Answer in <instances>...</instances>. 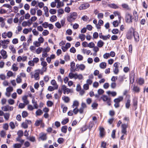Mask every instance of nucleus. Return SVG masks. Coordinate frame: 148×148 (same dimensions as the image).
Returning <instances> with one entry per match:
<instances>
[{"label": "nucleus", "instance_id": "55", "mask_svg": "<svg viewBox=\"0 0 148 148\" xmlns=\"http://www.w3.org/2000/svg\"><path fill=\"white\" fill-rule=\"evenodd\" d=\"M50 13L52 14H55L56 12V10L54 9H51L49 10Z\"/></svg>", "mask_w": 148, "mask_h": 148}, {"label": "nucleus", "instance_id": "60", "mask_svg": "<svg viewBox=\"0 0 148 148\" xmlns=\"http://www.w3.org/2000/svg\"><path fill=\"white\" fill-rule=\"evenodd\" d=\"M71 46V44L69 42H67L65 44V51L67 50V49H69V48Z\"/></svg>", "mask_w": 148, "mask_h": 148}, {"label": "nucleus", "instance_id": "46", "mask_svg": "<svg viewBox=\"0 0 148 148\" xmlns=\"http://www.w3.org/2000/svg\"><path fill=\"white\" fill-rule=\"evenodd\" d=\"M77 59L78 60L81 61V60H82L83 59V56L82 55H81L80 54H78L77 55Z\"/></svg>", "mask_w": 148, "mask_h": 148}, {"label": "nucleus", "instance_id": "40", "mask_svg": "<svg viewBox=\"0 0 148 148\" xmlns=\"http://www.w3.org/2000/svg\"><path fill=\"white\" fill-rule=\"evenodd\" d=\"M21 147V144L20 143H16L14 145V148H20Z\"/></svg>", "mask_w": 148, "mask_h": 148}, {"label": "nucleus", "instance_id": "37", "mask_svg": "<svg viewBox=\"0 0 148 148\" xmlns=\"http://www.w3.org/2000/svg\"><path fill=\"white\" fill-rule=\"evenodd\" d=\"M53 104V103L51 101H48L47 103V106L49 107H51Z\"/></svg>", "mask_w": 148, "mask_h": 148}, {"label": "nucleus", "instance_id": "2", "mask_svg": "<svg viewBox=\"0 0 148 148\" xmlns=\"http://www.w3.org/2000/svg\"><path fill=\"white\" fill-rule=\"evenodd\" d=\"M135 31L133 27H131L130 28L126 33V38L129 40L132 39L133 37L134 32H135Z\"/></svg>", "mask_w": 148, "mask_h": 148}, {"label": "nucleus", "instance_id": "32", "mask_svg": "<svg viewBox=\"0 0 148 148\" xmlns=\"http://www.w3.org/2000/svg\"><path fill=\"white\" fill-rule=\"evenodd\" d=\"M22 117L24 118L28 116V113L26 111H23L22 113Z\"/></svg>", "mask_w": 148, "mask_h": 148}, {"label": "nucleus", "instance_id": "17", "mask_svg": "<svg viewBox=\"0 0 148 148\" xmlns=\"http://www.w3.org/2000/svg\"><path fill=\"white\" fill-rule=\"evenodd\" d=\"M125 75L123 76H119V77L118 81L119 84H121L124 80V77Z\"/></svg>", "mask_w": 148, "mask_h": 148}, {"label": "nucleus", "instance_id": "33", "mask_svg": "<svg viewBox=\"0 0 148 148\" xmlns=\"http://www.w3.org/2000/svg\"><path fill=\"white\" fill-rule=\"evenodd\" d=\"M144 83V80L143 78H140L138 81V84L140 85H142Z\"/></svg>", "mask_w": 148, "mask_h": 148}, {"label": "nucleus", "instance_id": "48", "mask_svg": "<svg viewBox=\"0 0 148 148\" xmlns=\"http://www.w3.org/2000/svg\"><path fill=\"white\" fill-rule=\"evenodd\" d=\"M119 29H113L112 31V32L114 34H117L119 33Z\"/></svg>", "mask_w": 148, "mask_h": 148}, {"label": "nucleus", "instance_id": "57", "mask_svg": "<svg viewBox=\"0 0 148 148\" xmlns=\"http://www.w3.org/2000/svg\"><path fill=\"white\" fill-rule=\"evenodd\" d=\"M104 92V91L101 88L99 89L98 90V93L99 95L103 94Z\"/></svg>", "mask_w": 148, "mask_h": 148}, {"label": "nucleus", "instance_id": "15", "mask_svg": "<svg viewBox=\"0 0 148 148\" xmlns=\"http://www.w3.org/2000/svg\"><path fill=\"white\" fill-rule=\"evenodd\" d=\"M51 84L54 86L55 88V89H57L58 88V86L57 85L56 82L55 80H52L51 81Z\"/></svg>", "mask_w": 148, "mask_h": 148}, {"label": "nucleus", "instance_id": "61", "mask_svg": "<svg viewBox=\"0 0 148 148\" xmlns=\"http://www.w3.org/2000/svg\"><path fill=\"white\" fill-rule=\"evenodd\" d=\"M9 125L12 129H14L15 128V125L13 122H11L9 123Z\"/></svg>", "mask_w": 148, "mask_h": 148}, {"label": "nucleus", "instance_id": "14", "mask_svg": "<svg viewBox=\"0 0 148 148\" xmlns=\"http://www.w3.org/2000/svg\"><path fill=\"white\" fill-rule=\"evenodd\" d=\"M94 125V122L93 121H90L89 124V125L87 126L89 130L90 131L93 126Z\"/></svg>", "mask_w": 148, "mask_h": 148}, {"label": "nucleus", "instance_id": "54", "mask_svg": "<svg viewBox=\"0 0 148 148\" xmlns=\"http://www.w3.org/2000/svg\"><path fill=\"white\" fill-rule=\"evenodd\" d=\"M73 106H75L77 108L79 105V102L77 100L74 101L73 103Z\"/></svg>", "mask_w": 148, "mask_h": 148}, {"label": "nucleus", "instance_id": "22", "mask_svg": "<svg viewBox=\"0 0 148 148\" xmlns=\"http://www.w3.org/2000/svg\"><path fill=\"white\" fill-rule=\"evenodd\" d=\"M57 20V17L55 15H53L51 17L50 19V21L52 22H53L56 21Z\"/></svg>", "mask_w": 148, "mask_h": 148}, {"label": "nucleus", "instance_id": "26", "mask_svg": "<svg viewBox=\"0 0 148 148\" xmlns=\"http://www.w3.org/2000/svg\"><path fill=\"white\" fill-rule=\"evenodd\" d=\"M62 89L58 90V92L59 94H61L63 91L64 94H65V85H63L62 87Z\"/></svg>", "mask_w": 148, "mask_h": 148}, {"label": "nucleus", "instance_id": "51", "mask_svg": "<svg viewBox=\"0 0 148 148\" xmlns=\"http://www.w3.org/2000/svg\"><path fill=\"white\" fill-rule=\"evenodd\" d=\"M113 26L114 27H117L119 25V23L117 20L113 22Z\"/></svg>", "mask_w": 148, "mask_h": 148}, {"label": "nucleus", "instance_id": "4", "mask_svg": "<svg viewBox=\"0 0 148 148\" xmlns=\"http://www.w3.org/2000/svg\"><path fill=\"white\" fill-rule=\"evenodd\" d=\"M134 41L135 42L137 43L140 40V36L138 33L136 31L134 32V34L133 35Z\"/></svg>", "mask_w": 148, "mask_h": 148}, {"label": "nucleus", "instance_id": "8", "mask_svg": "<svg viewBox=\"0 0 148 148\" xmlns=\"http://www.w3.org/2000/svg\"><path fill=\"white\" fill-rule=\"evenodd\" d=\"M75 63L74 61H72L71 63L70 71L71 72H74L76 70V69H75Z\"/></svg>", "mask_w": 148, "mask_h": 148}, {"label": "nucleus", "instance_id": "29", "mask_svg": "<svg viewBox=\"0 0 148 148\" xmlns=\"http://www.w3.org/2000/svg\"><path fill=\"white\" fill-rule=\"evenodd\" d=\"M43 113L42 110L40 109H38L36 112V114L37 116H40Z\"/></svg>", "mask_w": 148, "mask_h": 148}, {"label": "nucleus", "instance_id": "50", "mask_svg": "<svg viewBox=\"0 0 148 148\" xmlns=\"http://www.w3.org/2000/svg\"><path fill=\"white\" fill-rule=\"evenodd\" d=\"M93 38H94L96 39L98 37L99 34L97 32H95L93 35Z\"/></svg>", "mask_w": 148, "mask_h": 148}, {"label": "nucleus", "instance_id": "21", "mask_svg": "<svg viewBox=\"0 0 148 148\" xmlns=\"http://www.w3.org/2000/svg\"><path fill=\"white\" fill-rule=\"evenodd\" d=\"M122 7L128 10H130V8L129 7L128 5L126 3H123L121 5Z\"/></svg>", "mask_w": 148, "mask_h": 148}, {"label": "nucleus", "instance_id": "18", "mask_svg": "<svg viewBox=\"0 0 148 148\" xmlns=\"http://www.w3.org/2000/svg\"><path fill=\"white\" fill-rule=\"evenodd\" d=\"M133 90L136 92H139L140 90L139 87L136 86L135 85H134L133 86Z\"/></svg>", "mask_w": 148, "mask_h": 148}, {"label": "nucleus", "instance_id": "12", "mask_svg": "<svg viewBox=\"0 0 148 148\" xmlns=\"http://www.w3.org/2000/svg\"><path fill=\"white\" fill-rule=\"evenodd\" d=\"M108 6L111 8L114 9H117L119 8V7L114 3L109 4Z\"/></svg>", "mask_w": 148, "mask_h": 148}, {"label": "nucleus", "instance_id": "7", "mask_svg": "<svg viewBox=\"0 0 148 148\" xmlns=\"http://www.w3.org/2000/svg\"><path fill=\"white\" fill-rule=\"evenodd\" d=\"M132 75H130V83L131 84H133L134 81L135 74L134 73V71H132Z\"/></svg>", "mask_w": 148, "mask_h": 148}, {"label": "nucleus", "instance_id": "3", "mask_svg": "<svg viewBox=\"0 0 148 148\" xmlns=\"http://www.w3.org/2000/svg\"><path fill=\"white\" fill-rule=\"evenodd\" d=\"M125 18L126 22L128 23L132 22V20L134 18H132V15L128 13L126 14Z\"/></svg>", "mask_w": 148, "mask_h": 148}, {"label": "nucleus", "instance_id": "27", "mask_svg": "<svg viewBox=\"0 0 148 148\" xmlns=\"http://www.w3.org/2000/svg\"><path fill=\"white\" fill-rule=\"evenodd\" d=\"M113 13L114 15H115V16H116V15H117L118 16L119 21H120L121 20V16L120 14H119V12L117 11H116L114 12Z\"/></svg>", "mask_w": 148, "mask_h": 148}, {"label": "nucleus", "instance_id": "34", "mask_svg": "<svg viewBox=\"0 0 148 148\" xmlns=\"http://www.w3.org/2000/svg\"><path fill=\"white\" fill-rule=\"evenodd\" d=\"M85 35L84 34H79V38H80L82 41H84L85 39Z\"/></svg>", "mask_w": 148, "mask_h": 148}, {"label": "nucleus", "instance_id": "25", "mask_svg": "<svg viewBox=\"0 0 148 148\" xmlns=\"http://www.w3.org/2000/svg\"><path fill=\"white\" fill-rule=\"evenodd\" d=\"M130 102L131 101L130 99H128L127 100V101L125 104V107L127 108L128 109L130 107Z\"/></svg>", "mask_w": 148, "mask_h": 148}, {"label": "nucleus", "instance_id": "13", "mask_svg": "<svg viewBox=\"0 0 148 148\" xmlns=\"http://www.w3.org/2000/svg\"><path fill=\"white\" fill-rule=\"evenodd\" d=\"M104 44V42H103V41H102L101 40H99L98 41V42H97V46L99 47L100 48V47H102V46H103V45Z\"/></svg>", "mask_w": 148, "mask_h": 148}, {"label": "nucleus", "instance_id": "47", "mask_svg": "<svg viewBox=\"0 0 148 148\" xmlns=\"http://www.w3.org/2000/svg\"><path fill=\"white\" fill-rule=\"evenodd\" d=\"M106 143L104 141H102L101 143V147L103 148H106Z\"/></svg>", "mask_w": 148, "mask_h": 148}, {"label": "nucleus", "instance_id": "44", "mask_svg": "<svg viewBox=\"0 0 148 148\" xmlns=\"http://www.w3.org/2000/svg\"><path fill=\"white\" fill-rule=\"evenodd\" d=\"M22 127L25 129L27 128L28 127V125L26 123V122L25 123L23 122L21 124Z\"/></svg>", "mask_w": 148, "mask_h": 148}, {"label": "nucleus", "instance_id": "30", "mask_svg": "<svg viewBox=\"0 0 148 148\" xmlns=\"http://www.w3.org/2000/svg\"><path fill=\"white\" fill-rule=\"evenodd\" d=\"M42 120H37L35 124V125L36 126H38L42 122Z\"/></svg>", "mask_w": 148, "mask_h": 148}, {"label": "nucleus", "instance_id": "28", "mask_svg": "<svg viewBox=\"0 0 148 148\" xmlns=\"http://www.w3.org/2000/svg\"><path fill=\"white\" fill-rule=\"evenodd\" d=\"M17 134L18 135V136H19V137H21L23 136V131L21 130H19L17 133Z\"/></svg>", "mask_w": 148, "mask_h": 148}, {"label": "nucleus", "instance_id": "53", "mask_svg": "<svg viewBox=\"0 0 148 148\" xmlns=\"http://www.w3.org/2000/svg\"><path fill=\"white\" fill-rule=\"evenodd\" d=\"M41 65L43 66L42 69H43L47 66V64L46 62L45 61H42L41 63Z\"/></svg>", "mask_w": 148, "mask_h": 148}, {"label": "nucleus", "instance_id": "38", "mask_svg": "<svg viewBox=\"0 0 148 148\" xmlns=\"http://www.w3.org/2000/svg\"><path fill=\"white\" fill-rule=\"evenodd\" d=\"M98 106V104L94 102L93 103L91 106V107H92L93 108L95 109H97Z\"/></svg>", "mask_w": 148, "mask_h": 148}, {"label": "nucleus", "instance_id": "35", "mask_svg": "<svg viewBox=\"0 0 148 148\" xmlns=\"http://www.w3.org/2000/svg\"><path fill=\"white\" fill-rule=\"evenodd\" d=\"M9 48L13 53H16V50L14 48V46L13 45H10L9 47Z\"/></svg>", "mask_w": 148, "mask_h": 148}, {"label": "nucleus", "instance_id": "11", "mask_svg": "<svg viewBox=\"0 0 148 148\" xmlns=\"http://www.w3.org/2000/svg\"><path fill=\"white\" fill-rule=\"evenodd\" d=\"M7 52L6 51L3 49H2L1 51V54L3 56V59H5L7 58V56L6 55Z\"/></svg>", "mask_w": 148, "mask_h": 148}, {"label": "nucleus", "instance_id": "5", "mask_svg": "<svg viewBox=\"0 0 148 148\" xmlns=\"http://www.w3.org/2000/svg\"><path fill=\"white\" fill-rule=\"evenodd\" d=\"M127 127V125L125 124H123L121 125V132L122 134L127 135L126 129Z\"/></svg>", "mask_w": 148, "mask_h": 148}, {"label": "nucleus", "instance_id": "56", "mask_svg": "<svg viewBox=\"0 0 148 148\" xmlns=\"http://www.w3.org/2000/svg\"><path fill=\"white\" fill-rule=\"evenodd\" d=\"M72 111H73V113H74L75 114H76L79 112L78 109L77 107H75L73 109Z\"/></svg>", "mask_w": 148, "mask_h": 148}, {"label": "nucleus", "instance_id": "63", "mask_svg": "<svg viewBox=\"0 0 148 148\" xmlns=\"http://www.w3.org/2000/svg\"><path fill=\"white\" fill-rule=\"evenodd\" d=\"M70 51L71 53H74L76 52V50L74 47H72L70 49Z\"/></svg>", "mask_w": 148, "mask_h": 148}, {"label": "nucleus", "instance_id": "16", "mask_svg": "<svg viewBox=\"0 0 148 148\" xmlns=\"http://www.w3.org/2000/svg\"><path fill=\"white\" fill-rule=\"evenodd\" d=\"M99 37L101 39H102L103 40H106L108 39L107 36L103 35L102 33L99 34Z\"/></svg>", "mask_w": 148, "mask_h": 148}, {"label": "nucleus", "instance_id": "39", "mask_svg": "<svg viewBox=\"0 0 148 148\" xmlns=\"http://www.w3.org/2000/svg\"><path fill=\"white\" fill-rule=\"evenodd\" d=\"M39 73L36 72L35 73L34 75V77L36 79L38 80L39 79Z\"/></svg>", "mask_w": 148, "mask_h": 148}, {"label": "nucleus", "instance_id": "10", "mask_svg": "<svg viewBox=\"0 0 148 148\" xmlns=\"http://www.w3.org/2000/svg\"><path fill=\"white\" fill-rule=\"evenodd\" d=\"M39 138L42 140H46L47 138L46 134L43 133H41L40 134V137Z\"/></svg>", "mask_w": 148, "mask_h": 148}, {"label": "nucleus", "instance_id": "62", "mask_svg": "<svg viewBox=\"0 0 148 148\" xmlns=\"http://www.w3.org/2000/svg\"><path fill=\"white\" fill-rule=\"evenodd\" d=\"M1 109L2 110L4 111H7L8 110V105L2 107H1Z\"/></svg>", "mask_w": 148, "mask_h": 148}, {"label": "nucleus", "instance_id": "45", "mask_svg": "<svg viewBox=\"0 0 148 148\" xmlns=\"http://www.w3.org/2000/svg\"><path fill=\"white\" fill-rule=\"evenodd\" d=\"M116 131L115 130H112V134H111V137L112 138L114 139L115 138V133H116Z\"/></svg>", "mask_w": 148, "mask_h": 148}, {"label": "nucleus", "instance_id": "20", "mask_svg": "<svg viewBox=\"0 0 148 148\" xmlns=\"http://www.w3.org/2000/svg\"><path fill=\"white\" fill-rule=\"evenodd\" d=\"M100 68L102 69H104L106 67V64L105 62H101L99 64Z\"/></svg>", "mask_w": 148, "mask_h": 148}, {"label": "nucleus", "instance_id": "64", "mask_svg": "<svg viewBox=\"0 0 148 148\" xmlns=\"http://www.w3.org/2000/svg\"><path fill=\"white\" fill-rule=\"evenodd\" d=\"M95 44L93 42H91L88 44V47H89L90 48H92L94 47L95 46Z\"/></svg>", "mask_w": 148, "mask_h": 148}, {"label": "nucleus", "instance_id": "43", "mask_svg": "<svg viewBox=\"0 0 148 148\" xmlns=\"http://www.w3.org/2000/svg\"><path fill=\"white\" fill-rule=\"evenodd\" d=\"M27 139H29L30 141L32 142H34L35 140V139L34 136L29 137H28L27 138Z\"/></svg>", "mask_w": 148, "mask_h": 148}, {"label": "nucleus", "instance_id": "42", "mask_svg": "<svg viewBox=\"0 0 148 148\" xmlns=\"http://www.w3.org/2000/svg\"><path fill=\"white\" fill-rule=\"evenodd\" d=\"M30 12L31 15H34L36 13V10L35 8L31 9L30 11Z\"/></svg>", "mask_w": 148, "mask_h": 148}, {"label": "nucleus", "instance_id": "9", "mask_svg": "<svg viewBox=\"0 0 148 148\" xmlns=\"http://www.w3.org/2000/svg\"><path fill=\"white\" fill-rule=\"evenodd\" d=\"M123 99V97L120 96L118 98H116L114 100V101L115 103H119L120 102L122 101Z\"/></svg>", "mask_w": 148, "mask_h": 148}, {"label": "nucleus", "instance_id": "24", "mask_svg": "<svg viewBox=\"0 0 148 148\" xmlns=\"http://www.w3.org/2000/svg\"><path fill=\"white\" fill-rule=\"evenodd\" d=\"M101 98L104 101H107L109 100V99H110V98H108L107 96L105 95H103V96L101 97Z\"/></svg>", "mask_w": 148, "mask_h": 148}, {"label": "nucleus", "instance_id": "23", "mask_svg": "<svg viewBox=\"0 0 148 148\" xmlns=\"http://www.w3.org/2000/svg\"><path fill=\"white\" fill-rule=\"evenodd\" d=\"M133 104V106H137L138 101L137 99L136 98H134L132 100Z\"/></svg>", "mask_w": 148, "mask_h": 148}, {"label": "nucleus", "instance_id": "59", "mask_svg": "<svg viewBox=\"0 0 148 148\" xmlns=\"http://www.w3.org/2000/svg\"><path fill=\"white\" fill-rule=\"evenodd\" d=\"M43 35L46 36L49 34V31L47 30H45L42 33Z\"/></svg>", "mask_w": 148, "mask_h": 148}, {"label": "nucleus", "instance_id": "41", "mask_svg": "<svg viewBox=\"0 0 148 148\" xmlns=\"http://www.w3.org/2000/svg\"><path fill=\"white\" fill-rule=\"evenodd\" d=\"M42 47H39L36 51V52L37 54H39L42 51Z\"/></svg>", "mask_w": 148, "mask_h": 148}, {"label": "nucleus", "instance_id": "19", "mask_svg": "<svg viewBox=\"0 0 148 148\" xmlns=\"http://www.w3.org/2000/svg\"><path fill=\"white\" fill-rule=\"evenodd\" d=\"M100 135L101 137H102L104 135V128L103 127H101L99 129Z\"/></svg>", "mask_w": 148, "mask_h": 148}, {"label": "nucleus", "instance_id": "49", "mask_svg": "<svg viewBox=\"0 0 148 148\" xmlns=\"http://www.w3.org/2000/svg\"><path fill=\"white\" fill-rule=\"evenodd\" d=\"M82 19L84 21H87L89 19V18L86 15H84L82 18Z\"/></svg>", "mask_w": 148, "mask_h": 148}, {"label": "nucleus", "instance_id": "58", "mask_svg": "<svg viewBox=\"0 0 148 148\" xmlns=\"http://www.w3.org/2000/svg\"><path fill=\"white\" fill-rule=\"evenodd\" d=\"M66 34H68V35H70L72 34V31L71 29H69L66 30Z\"/></svg>", "mask_w": 148, "mask_h": 148}, {"label": "nucleus", "instance_id": "6", "mask_svg": "<svg viewBox=\"0 0 148 148\" xmlns=\"http://www.w3.org/2000/svg\"><path fill=\"white\" fill-rule=\"evenodd\" d=\"M90 6V4L87 3H83L81 4L79 9L80 10H85L89 8Z\"/></svg>", "mask_w": 148, "mask_h": 148}, {"label": "nucleus", "instance_id": "36", "mask_svg": "<svg viewBox=\"0 0 148 148\" xmlns=\"http://www.w3.org/2000/svg\"><path fill=\"white\" fill-rule=\"evenodd\" d=\"M4 118L6 120H8L9 118L10 114L9 113H5L3 115Z\"/></svg>", "mask_w": 148, "mask_h": 148}, {"label": "nucleus", "instance_id": "52", "mask_svg": "<svg viewBox=\"0 0 148 148\" xmlns=\"http://www.w3.org/2000/svg\"><path fill=\"white\" fill-rule=\"evenodd\" d=\"M8 103L11 105L13 104L14 103V101L12 99H10L8 100Z\"/></svg>", "mask_w": 148, "mask_h": 148}, {"label": "nucleus", "instance_id": "1", "mask_svg": "<svg viewBox=\"0 0 148 148\" xmlns=\"http://www.w3.org/2000/svg\"><path fill=\"white\" fill-rule=\"evenodd\" d=\"M77 14L76 12H71L68 14L66 18L67 21L70 23L74 21L77 18Z\"/></svg>", "mask_w": 148, "mask_h": 148}, {"label": "nucleus", "instance_id": "31", "mask_svg": "<svg viewBox=\"0 0 148 148\" xmlns=\"http://www.w3.org/2000/svg\"><path fill=\"white\" fill-rule=\"evenodd\" d=\"M72 72H71L69 73V77L71 79L74 77V76L77 75V73L74 74L72 73Z\"/></svg>", "mask_w": 148, "mask_h": 148}]
</instances>
